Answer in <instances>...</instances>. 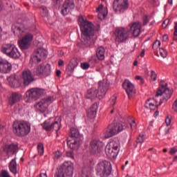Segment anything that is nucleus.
Masks as SVG:
<instances>
[{
  "instance_id": "nucleus-58",
  "label": "nucleus",
  "mask_w": 177,
  "mask_h": 177,
  "mask_svg": "<svg viewBox=\"0 0 177 177\" xmlns=\"http://www.w3.org/2000/svg\"><path fill=\"white\" fill-rule=\"evenodd\" d=\"M63 64H64V62L62 59H59L58 62V66H59V67H61V66H63Z\"/></svg>"
},
{
  "instance_id": "nucleus-21",
  "label": "nucleus",
  "mask_w": 177,
  "mask_h": 177,
  "mask_svg": "<svg viewBox=\"0 0 177 177\" xmlns=\"http://www.w3.org/2000/svg\"><path fill=\"white\" fill-rule=\"evenodd\" d=\"M8 81L11 88H20V86H21V82L16 78V75H10L8 77Z\"/></svg>"
},
{
  "instance_id": "nucleus-33",
  "label": "nucleus",
  "mask_w": 177,
  "mask_h": 177,
  "mask_svg": "<svg viewBox=\"0 0 177 177\" xmlns=\"http://www.w3.org/2000/svg\"><path fill=\"white\" fill-rule=\"evenodd\" d=\"M52 125L53 122L50 121V119L46 120L43 124H41L43 129H45V131H52Z\"/></svg>"
},
{
  "instance_id": "nucleus-5",
  "label": "nucleus",
  "mask_w": 177,
  "mask_h": 177,
  "mask_svg": "<svg viewBox=\"0 0 177 177\" xmlns=\"http://www.w3.org/2000/svg\"><path fill=\"white\" fill-rule=\"evenodd\" d=\"M74 165L71 161H65L57 169L55 177H73Z\"/></svg>"
},
{
  "instance_id": "nucleus-11",
  "label": "nucleus",
  "mask_w": 177,
  "mask_h": 177,
  "mask_svg": "<svg viewBox=\"0 0 177 177\" xmlns=\"http://www.w3.org/2000/svg\"><path fill=\"white\" fill-rule=\"evenodd\" d=\"M51 68L50 64H47L46 65L40 64L34 71V75H38L39 77H48L50 75Z\"/></svg>"
},
{
  "instance_id": "nucleus-63",
  "label": "nucleus",
  "mask_w": 177,
  "mask_h": 177,
  "mask_svg": "<svg viewBox=\"0 0 177 177\" xmlns=\"http://www.w3.org/2000/svg\"><path fill=\"white\" fill-rule=\"evenodd\" d=\"M158 114H159L158 111H156V112L154 113L153 115H154V117H158Z\"/></svg>"
},
{
  "instance_id": "nucleus-3",
  "label": "nucleus",
  "mask_w": 177,
  "mask_h": 177,
  "mask_svg": "<svg viewBox=\"0 0 177 177\" xmlns=\"http://www.w3.org/2000/svg\"><path fill=\"white\" fill-rule=\"evenodd\" d=\"M107 91H109V83L107 80H102L99 82L98 90L97 88L93 87L88 90L86 97L87 99H103L104 96H106V93H107Z\"/></svg>"
},
{
  "instance_id": "nucleus-32",
  "label": "nucleus",
  "mask_w": 177,
  "mask_h": 177,
  "mask_svg": "<svg viewBox=\"0 0 177 177\" xmlns=\"http://www.w3.org/2000/svg\"><path fill=\"white\" fill-rule=\"evenodd\" d=\"M106 146H109L111 149L118 153V148L120 147V142L112 140Z\"/></svg>"
},
{
  "instance_id": "nucleus-40",
  "label": "nucleus",
  "mask_w": 177,
  "mask_h": 177,
  "mask_svg": "<svg viewBox=\"0 0 177 177\" xmlns=\"http://www.w3.org/2000/svg\"><path fill=\"white\" fill-rule=\"evenodd\" d=\"M52 129H54V131H56V132L60 129V124H59V122H53Z\"/></svg>"
},
{
  "instance_id": "nucleus-31",
  "label": "nucleus",
  "mask_w": 177,
  "mask_h": 177,
  "mask_svg": "<svg viewBox=\"0 0 177 177\" xmlns=\"http://www.w3.org/2000/svg\"><path fill=\"white\" fill-rule=\"evenodd\" d=\"M13 46H15V45L12 44H4L1 46V50L2 53L7 55L8 53L12 50Z\"/></svg>"
},
{
  "instance_id": "nucleus-53",
  "label": "nucleus",
  "mask_w": 177,
  "mask_h": 177,
  "mask_svg": "<svg viewBox=\"0 0 177 177\" xmlns=\"http://www.w3.org/2000/svg\"><path fill=\"white\" fill-rule=\"evenodd\" d=\"M172 109L174 111L177 112V99L174 101Z\"/></svg>"
},
{
  "instance_id": "nucleus-7",
  "label": "nucleus",
  "mask_w": 177,
  "mask_h": 177,
  "mask_svg": "<svg viewBox=\"0 0 177 177\" xmlns=\"http://www.w3.org/2000/svg\"><path fill=\"white\" fill-rule=\"evenodd\" d=\"M128 125L125 122L122 123H112L108 126L104 132V137L106 139L109 138H113L117 133L122 132L124 129H127Z\"/></svg>"
},
{
  "instance_id": "nucleus-30",
  "label": "nucleus",
  "mask_w": 177,
  "mask_h": 177,
  "mask_svg": "<svg viewBox=\"0 0 177 177\" xmlns=\"http://www.w3.org/2000/svg\"><path fill=\"white\" fill-rule=\"evenodd\" d=\"M9 169L10 172L16 175L17 174V163L16 162V158L12 159L9 164Z\"/></svg>"
},
{
  "instance_id": "nucleus-28",
  "label": "nucleus",
  "mask_w": 177,
  "mask_h": 177,
  "mask_svg": "<svg viewBox=\"0 0 177 177\" xmlns=\"http://www.w3.org/2000/svg\"><path fill=\"white\" fill-rule=\"evenodd\" d=\"M77 66H78V59H73L68 64L66 70L70 73H73L74 71V68H75Z\"/></svg>"
},
{
  "instance_id": "nucleus-1",
  "label": "nucleus",
  "mask_w": 177,
  "mask_h": 177,
  "mask_svg": "<svg viewBox=\"0 0 177 177\" xmlns=\"http://www.w3.org/2000/svg\"><path fill=\"white\" fill-rule=\"evenodd\" d=\"M77 21L82 31V45L86 48H91L92 45L95 44V39H93V37H95V25L82 15L79 16Z\"/></svg>"
},
{
  "instance_id": "nucleus-29",
  "label": "nucleus",
  "mask_w": 177,
  "mask_h": 177,
  "mask_svg": "<svg viewBox=\"0 0 177 177\" xmlns=\"http://www.w3.org/2000/svg\"><path fill=\"white\" fill-rule=\"evenodd\" d=\"M104 53H106V50L104 49V47L100 46L97 48L96 55L99 60L104 59Z\"/></svg>"
},
{
  "instance_id": "nucleus-62",
  "label": "nucleus",
  "mask_w": 177,
  "mask_h": 177,
  "mask_svg": "<svg viewBox=\"0 0 177 177\" xmlns=\"http://www.w3.org/2000/svg\"><path fill=\"white\" fill-rule=\"evenodd\" d=\"M37 177H48V176L46 175V173H44V174H40L39 176Z\"/></svg>"
},
{
  "instance_id": "nucleus-20",
  "label": "nucleus",
  "mask_w": 177,
  "mask_h": 177,
  "mask_svg": "<svg viewBox=\"0 0 177 177\" xmlns=\"http://www.w3.org/2000/svg\"><path fill=\"white\" fill-rule=\"evenodd\" d=\"M10 71H12V64L5 59L0 60V73L8 74Z\"/></svg>"
},
{
  "instance_id": "nucleus-43",
  "label": "nucleus",
  "mask_w": 177,
  "mask_h": 177,
  "mask_svg": "<svg viewBox=\"0 0 177 177\" xmlns=\"http://www.w3.org/2000/svg\"><path fill=\"white\" fill-rule=\"evenodd\" d=\"M110 102H111V104L112 106V107H114L116 102H117V97L115 96H112L111 98H110Z\"/></svg>"
},
{
  "instance_id": "nucleus-38",
  "label": "nucleus",
  "mask_w": 177,
  "mask_h": 177,
  "mask_svg": "<svg viewBox=\"0 0 177 177\" xmlns=\"http://www.w3.org/2000/svg\"><path fill=\"white\" fill-rule=\"evenodd\" d=\"M146 137H145V134H140L139 136L137 138L136 143H140V145L142 144L143 142H145V139Z\"/></svg>"
},
{
  "instance_id": "nucleus-15",
  "label": "nucleus",
  "mask_w": 177,
  "mask_h": 177,
  "mask_svg": "<svg viewBox=\"0 0 177 177\" xmlns=\"http://www.w3.org/2000/svg\"><path fill=\"white\" fill-rule=\"evenodd\" d=\"M123 88L126 91L129 99H133L136 95L135 86L129 80H125L122 83Z\"/></svg>"
},
{
  "instance_id": "nucleus-10",
  "label": "nucleus",
  "mask_w": 177,
  "mask_h": 177,
  "mask_svg": "<svg viewBox=\"0 0 177 177\" xmlns=\"http://www.w3.org/2000/svg\"><path fill=\"white\" fill-rule=\"evenodd\" d=\"M44 95H45V91L39 88H30L26 93V96L29 100H38Z\"/></svg>"
},
{
  "instance_id": "nucleus-4",
  "label": "nucleus",
  "mask_w": 177,
  "mask_h": 177,
  "mask_svg": "<svg viewBox=\"0 0 177 177\" xmlns=\"http://www.w3.org/2000/svg\"><path fill=\"white\" fill-rule=\"evenodd\" d=\"M158 96H163V97L159 102V104L156 105L157 109L158 106H161L164 102H167L172 96V91L168 88L167 83L164 84V81L160 82V87L158 88L155 97H158Z\"/></svg>"
},
{
  "instance_id": "nucleus-46",
  "label": "nucleus",
  "mask_w": 177,
  "mask_h": 177,
  "mask_svg": "<svg viewBox=\"0 0 177 177\" xmlns=\"http://www.w3.org/2000/svg\"><path fill=\"white\" fill-rule=\"evenodd\" d=\"M151 80H152V81H156L157 80V73H156V71H151Z\"/></svg>"
},
{
  "instance_id": "nucleus-25",
  "label": "nucleus",
  "mask_w": 177,
  "mask_h": 177,
  "mask_svg": "<svg viewBox=\"0 0 177 177\" xmlns=\"http://www.w3.org/2000/svg\"><path fill=\"white\" fill-rule=\"evenodd\" d=\"M105 153L108 158H117V156H118V152H117L108 145L106 146Z\"/></svg>"
},
{
  "instance_id": "nucleus-57",
  "label": "nucleus",
  "mask_w": 177,
  "mask_h": 177,
  "mask_svg": "<svg viewBox=\"0 0 177 177\" xmlns=\"http://www.w3.org/2000/svg\"><path fill=\"white\" fill-rule=\"evenodd\" d=\"M103 9V4H101L98 8L96 9V12H100Z\"/></svg>"
},
{
  "instance_id": "nucleus-2",
  "label": "nucleus",
  "mask_w": 177,
  "mask_h": 177,
  "mask_svg": "<svg viewBox=\"0 0 177 177\" xmlns=\"http://www.w3.org/2000/svg\"><path fill=\"white\" fill-rule=\"evenodd\" d=\"M129 26L130 30H127L125 28L122 27L115 28L114 35L117 42H126L127 39H129L130 32H132V35L135 38L140 35V30L142 28V24H140V22H134Z\"/></svg>"
},
{
  "instance_id": "nucleus-8",
  "label": "nucleus",
  "mask_w": 177,
  "mask_h": 177,
  "mask_svg": "<svg viewBox=\"0 0 177 177\" xmlns=\"http://www.w3.org/2000/svg\"><path fill=\"white\" fill-rule=\"evenodd\" d=\"M12 131L17 136H26L31 131V126L26 122H14Z\"/></svg>"
},
{
  "instance_id": "nucleus-42",
  "label": "nucleus",
  "mask_w": 177,
  "mask_h": 177,
  "mask_svg": "<svg viewBox=\"0 0 177 177\" xmlns=\"http://www.w3.org/2000/svg\"><path fill=\"white\" fill-rule=\"evenodd\" d=\"M41 14L43 17H46L48 16V8L42 7Z\"/></svg>"
},
{
  "instance_id": "nucleus-64",
  "label": "nucleus",
  "mask_w": 177,
  "mask_h": 177,
  "mask_svg": "<svg viewBox=\"0 0 177 177\" xmlns=\"http://www.w3.org/2000/svg\"><path fill=\"white\" fill-rule=\"evenodd\" d=\"M142 78V76H139V75L136 76V80H140V81Z\"/></svg>"
},
{
  "instance_id": "nucleus-22",
  "label": "nucleus",
  "mask_w": 177,
  "mask_h": 177,
  "mask_svg": "<svg viewBox=\"0 0 177 177\" xmlns=\"http://www.w3.org/2000/svg\"><path fill=\"white\" fill-rule=\"evenodd\" d=\"M20 100H21V95L19 93L14 92L10 97L8 100V103L9 104H10V106H13L16 104V103L20 102Z\"/></svg>"
},
{
  "instance_id": "nucleus-14",
  "label": "nucleus",
  "mask_w": 177,
  "mask_h": 177,
  "mask_svg": "<svg viewBox=\"0 0 177 177\" xmlns=\"http://www.w3.org/2000/svg\"><path fill=\"white\" fill-rule=\"evenodd\" d=\"M34 39V35L27 33L21 40L18 41V45L21 50H26L30 48L31 42Z\"/></svg>"
},
{
  "instance_id": "nucleus-23",
  "label": "nucleus",
  "mask_w": 177,
  "mask_h": 177,
  "mask_svg": "<svg viewBox=\"0 0 177 177\" xmlns=\"http://www.w3.org/2000/svg\"><path fill=\"white\" fill-rule=\"evenodd\" d=\"M3 151H6L7 154H8V153L15 154V153H17V151H19V144L16 143L15 145L11 144L9 145H5Z\"/></svg>"
},
{
  "instance_id": "nucleus-18",
  "label": "nucleus",
  "mask_w": 177,
  "mask_h": 177,
  "mask_svg": "<svg viewBox=\"0 0 177 177\" xmlns=\"http://www.w3.org/2000/svg\"><path fill=\"white\" fill-rule=\"evenodd\" d=\"M74 8H75L74 1L66 0L62 7L61 13L63 16H67L70 13V10H73Z\"/></svg>"
},
{
  "instance_id": "nucleus-27",
  "label": "nucleus",
  "mask_w": 177,
  "mask_h": 177,
  "mask_svg": "<svg viewBox=\"0 0 177 177\" xmlns=\"http://www.w3.org/2000/svg\"><path fill=\"white\" fill-rule=\"evenodd\" d=\"M71 138H72V139L81 140V134L78 129L74 127L71 129Z\"/></svg>"
},
{
  "instance_id": "nucleus-19",
  "label": "nucleus",
  "mask_w": 177,
  "mask_h": 177,
  "mask_svg": "<svg viewBox=\"0 0 177 177\" xmlns=\"http://www.w3.org/2000/svg\"><path fill=\"white\" fill-rule=\"evenodd\" d=\"M22 78L24 80V85H25V86L30 85L31 82L35 81V79L32 75V73H31V71H30L29 69L24 70L22 72Z\"/></svg>"
},
{
  "instance_id": "nucleus-56",
  "label": "nucleus",
  "mask_w": 177,
  "mask_h": 177,
  "mask_svg": "<svg viewBox=\"0 0 177 177\" xmlns=\"http://www.w3.org/2000/svg\"><path fill=\"white\" fill-rule=\"evenodd\" d=\"M176 152H177L176 148H171V149H170L169 153L171 154V155H174V154H175V153H176Z\"/></svg>"
},
{
  "instance_id": "nucleus-49",
  "label": "nucleus",
  "mask_w": 177,
  "mask_h": 177,
  "mask_svg": "<svg viewBox=\"0 0 177 177\" xmlns=\"http://www.w3.org/2000/svg\"><path fill=\"white\" fill-rule=\"evenodd\" d=\"M174 30V36L177 37V22H175ZM175 37L173 38V39L174 41H177V37Z\"/></svg>"
},
{
  "instance_id": "nucleus-61",
  "label": "nucleus",
  "mask_w": 177,
  "mask_h": 177,
  "mask_svg": "<svg viewBox=\"0 0 177 177\" xmlns=\"http://www.w3.org/2000/svg\"><path fill=\"white\" fill-rule=\"evenodd\" d=\"M145 49H142V51H141V53H140V56L142 57H145Z\"/></svg>"
},
{
  "instance_id": "nucleus-55",
  "label": "nucleus",
  "mask_w": 177,
  "mask_h": 177,
  "mask_svg": "<svg viewBox=\"0 0 177 177\" xmlns=\"http://www.w3.org/2000/svg\"><path fill=\"white\" fill-rule=\"evenodd\" d=\"M165 123L167 127H169V125H171V118H169V117L167 116L165 120Z\"/></svg>"
},
{
  "instance_id": "nucleus-26",
  "label": "nucleus",
  "mask_w": 177,
  "mask_h": 177,
  "mask_svg": "<svg viewBox=\"0 0 177 177\" xmlns=\"http://www.w3.org/2000/svg\"><path fill=\"white\" fill-rule=\"evenodd\" d=\"M7 56L8 57H11L12 59H19L21 55H20V53L19 52V50H17V48H16V46H14L10 50Z\"/></svg>"
},
{
  "instance_id": "nucleus-54",
  "label": "nucleus",
  "mask_w": 177,
  "mask_h": 177,
  "mask_svg": "<svg viewBox=\"0 0 177 177\" xmlns=\"http://www.w3.org/2000/svg\"><path fill=\"white\" fill-rule=\"evenodd\" d=\"M131 129H136V122L135 120H133L132 122L130 124Z\"/></svg>"
},
{
  "instance_id": "nucleus-41",
  "label": "nucleus",
  "mask_w": 177,
  "mask_h": 177,
  "mask_svg": "<svg viewBox=\"0 0 177 177\" xmlns=\"http://www.w3.org/2000/svg\"><path fill=\"white\" fill-rule=\"evenodd\" d=\"M159 50H160V56L163 57V59H165V57H167L168 55V53L167 52V50H165L162 48H159Z\"/></svg>"
},
{
  "instance_id": "nucleus-24",
  "label": "nucleus",
  "mask_w": 177,
  "mask_h": 177,
  "mask_svg": "<svg viewBox=\"0 0 177 177\" xmlns=\"http://www.w3.org/2000/svg\"><path fill=\"white\" fill-rule=\"evenodd\" d=\"M67 145L71 150H78L80 145H81V140L73 139L72 140H68Z\"/></svg>"
},
{
  "instance_id": "nucleus-35",
  "label": "nucleus",
  "mask_w": 177,
  "mask_h": 177,
  "mask_svg": "<svg viewBox=\"0 0 177 177\" xmlns=\"http://www.w3.org/2000/svg\"><path fill=\"white\" fill-rule=\"evenodd\" d=\"M150 100H151V99H148L145 104V109H150L151 110H154V109H156V106L154 105L153 103L151 102Z\"/></svg>"
},
{
  "instance_id": "nucleus-9",
  "label": "nucleus",
  "mask_w": 177,
  "mask_h": 177,
  "mask_svg": "<svg viewBox=\"0 0 177 177\" xmlns=\"http://www.w3.org/2000/svg\"><path fill=\"white\" fill-rule=\"evenodd\" d=\"M97 175L101 177L110 176L111 175V163L107 160L100 162L96 167Z\"/></svg>"
},
{
  "instance_id": "nucleus-47",
  "label": "nucleus",
  "mask_w": 177,
  "mask_h": 177,
  "mask_svg": "<svg viewBox=\"0 0 177 177\" xmlns=\"http://www.w3.org/2000/svg\"><path fill=\"white\" fill-rule=\"evenodd\" d=\"M169 24V19H165L162 24V28H167Z\"/></svg>"
},
{
  "instance_id": "nucleus-13",
  "label": "nucleus",
  "mask_w": 177,
  "mask_h": 177,
  "mask_svg": "<svg viewBox=\"0 0 177 177\" xmlns=\"http://www.w3.org/2000/svg\"><path fill=\"white\" fill-rule=\"evenodd\" d=\"M53 102V97H46L42 98L40 102H37L35 105L36 108L40 113H44L48 110L49 105Z\"/></svg>"
},
{
  "instance_id": "nucleus-17",
  "label": "nucleus",
  "mask_w": 177,
  "mask_h": 177,
  "mask_svg": "<svg viewBox=\"0 0 177 177\" xmlns=\"http://www.w3.org/2000/svg\"><path fill=\"white\" fill-rule=\"evenodd\" d=\"M104 144L103 142L99 140H93L90 143V151L92 154H96V153H100L103 150Z\"/></svg>"
},
{
  "instance_id": "nucleus-59",
  "label": "nucleus",
  "mask_w": 177,
  "mask_h": 177,
  "mask_svg": "<svg viewBox=\"0 0 177 177\" xmlns=\"http://www.w3.org/2000/svg\"><path fill=\"white\" fill-rule=\"evenodd\" d=\"M62 74V71H60V70H57V71H56V75H57V77H60V75Z\"/></svg>"
},
{
  "instance_id": "nucleus-44",
  "label": "nucleus",
  "mask_w": 177,
  "mask_h": 177,
  "mask_svg": "<svg viewBox=\"0 0 177 177\" xmlns=\"http://www.w3.org/2000/svg\"><path fill=\"white\" fill-rule=\"evenodd\" d=\"M81 67L83 70H88L91 66L88 62H84L81 64Z\"/></svg>"
},
{
  "instance_id": "nucleus-51",
  "label": "nucleus",
  "mask_w": 177,
  "mask_h": 177,
  "mask_svg": "<svg viewBox=\"0 0 177 177\" xmlns=\"http://www.w3.org/2000/svg\"><path fill=\"white\" fill-rule=\"evenodd\" d=\"M149 23V18L147 17V15H145L143 17V26H146Z\"/></svg>"
},
{
  "instance_id": "nucleus-45",
  "label": "nucleus",
  "mask_w": 177,
  "mask_h": 177,
  "mask_svg": "<svg viewBox=\"0 0 177 177\" xmlns=\"http://www.w3.org/2000/svg\"><path fill=\"white\" fill-rule=\"evenodd\" d=\"M88 110H91V111H94L95 113H97V104L94 103Z\"/></svg>"
},
{
  "instance_id": "nucleus-37",
  "label": "nucleus",
  "mask_w": 177,
  "mask_h": 177,
  "mask_svg": "<svg viewBox=\"0 0 177 177\" xmlns=\"http://www.w3.org/2000/svg\"><path fill=\"white\" fill-rule=\"evenodd\" d=\"M96 114H97V112H95L93 111H92V109H88L87 111V117L88 118H95V117H96Z\"/></svg>"
},
{
  "instance_id": "nucleus-34",
  "label": "nucleus",
  "mask_w": 177,
  "mask_h": 177,
  "mask_svg": "<svg viewBox=\"0 0 177 177\" xmlns=\"http://www.w3.org/2000/svg\"><path fill=\"white\" fill-rule=\"evenodd\" d=\"M91 169L88 166L83 167L82 174L79 177H89V176H91Z\"/></svg>"
},
{
  "instance_id": "nucleus-39",
  "label": "nucleus",
  "mask_w": 177,
  "mask_h": 177,
  "mask_svg": "<svg viewBox=\"0 0 177 177\" xmlns=\"http://www.w3.org/2000/svg\"><path fill=\"white\" fill-rule=\"evenodd\" d=\"M37 150L39 156H44V144L39 143L37 145Z\"/></svg>"
},
{
  "instance_id": "nucleus-6",
  "label": "nucleus",
  "mask_w": 177,
  "mask_h": 177,
  "mask_svg": "<svg viewBox=\"0 0 177 177\" xmlns=\"http://www.w3.org/2000/svg\"><path fill=\"white\" fill-rule=\"evenodd\" d=\"M128 125L125 122L122 123H112L108 126L104 132V137L106 139L109 138H113L117 133L122 132L124 129H127Z\"/></svg>"
},
{
  "instance_id": "nucleus-60",
  "label": "nucleus",
  "mask_w": 177,
  "mask_h": 177,
  "mask_svg": "<svg viewBox=\"0 0 177 177\" xmlns=\"http://www.w3.org/2000/svg\"><path fill=\"white\" fill-rule=\"evenodd\" d=\"M163 41H168V35H165L163 36Z\"/></svg>"
},
{
  "instance_id": "nucleus-50",
  "label": "nucleus",
  "mask_w": 177,
  "mask_h": 177,
  "mask_svg": "<svg viewBox=\"0 0 177 177\" xmlns=\"http://www.w3.org/2000/svg\"><path fill=\"white\" fill-rule=\"evenodd\" d=\"M60 156H62V152H60L59 151H56L54 156L55 160L60 158Z\"/></svg>"
},
{
  "instance_id": "nucleus-12",
  "label": "nucleus",
  "mask_w": 177,
  "mask_h": 177,
  "mask_svg": "<svg viewBox=\"0 0 177 177\" xmlns=\"http://www.w3.org/2000/svg\"><path fill=\"white\" fill-rule=\"evenodd\" d=\"M129 8V1L128 0H114L113 10L120 13H124Z\"/></svg>"
},
{
  "instance_id": "nucleus-36",
  "label": "nucleus",
  "mask_w": 177,
  "mask_h": 177,
  "mask_svg": "<svg viewBox=\"0 0 177 177\" xmlns=\"http://www.w3.org/2000/svg\"><path fill=\"white\" fill-rule=\"evenodd\" d=\"M12 31L14 34H16V31L19 32V34H21L23 32V30L19 26H16V25H13L12 26Z\"/></svg>"
},
{
  "instance_id": "nucleus-48",
  "label": "nucleus",
  "mask_w": 177,
  "mask_h": 177,
  "mask_svg": "<svg viewBox=\"0 0 177 177\" xmlns=\"http://www.w3.org/2000/svg\"><path fill=\"white\" fill-rule=\"evenodd\" d=\"M155 46H156V48H160V46H161V41L156 40L153 44V49H154Z\"/></svg>"
},
{
  "instance_id": "nucleus-52",
  "label": "nucleus",
  "mask_w": 177,
  "mask_h": 177,
  "mask_svg": "<svg viewBox=\"0 0 177 177\" xmlns=\"http://www.w3.org/2000/svg\"><path fill=\"white\" fill-rule=\"evenodd\" d=\"M66 156H67V157L72 158V160H74V153L73 151L67 152Z\"/></svg>"
},
{
  "instance_id": "nucleus-16",
  "label": "nucleus",
  "mask_w": 177,
  "mask_h": 177,
  "mask_svg": "<svg viewBox=\"0 0 177 177\" xmlns=\"http://www.w3.org/2000/svg\"><path fill=\"white\" fill-rule=\"evenodd\" d=\"M48 56V51L42 48H37L33 53L30 59L32 62L39 63L42 59H45Z\"/></svg>"
}]
</instances>
